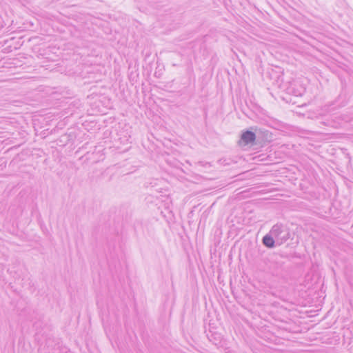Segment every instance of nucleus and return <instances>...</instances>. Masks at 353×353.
Masks as SVG:
<instances>
[{
	"mask_svg": "<svg viewBox=\"0 0 353 353\" xmlns=\"http://www.w3.org/2000/svg\"><path fill=\"white\" fill-rule=\"evenodd\" d=\"M255 133L251 130H247L242 132L241 135V140L239 141V144L243 143L244 145H253L255 143Z\"/></svg>",
	"mask_w": 353,
	"mask_h": 353,
	"instance_id": "obj_2",
	"label": "nucleus"
},
{
	"mask_svg": "<svg viewBox=\"0 0 353 353\" xmlns=\"http://www.w3.org/2000/svg\"><path fill=\"white\" fill-rule=\"evenodd\" d=\"M288 92L289 94H294V96H299V95H301V91L298 90H295L294 88L292 87H290L288 88Z\"/></svg>",
	"mask_w": 353,
	"mask_h": 353,
	"instance_id": "obj_4",
	"label": "nucleus"
},
{
	"mask_svg": "<svg viewBox=\"0 0 353 353\" xmlns=\"http://www.w3.org/2000/svg\"><path fill=\"white\" fill-rule=\"evenodd\" d=\"M270 232L274 236L278 245L283 244L290 238L289 229L282 223L274 225Z\"/></svg>",
	"mask_w": 353,
	"mask_h": 353,
	"instance_id": "obj_1",
	"label": "nucleus"
},
{
	"mask_svg": "<svg viewBox=\"0 0 353 353\" xmlns=\"http://www.w3.org/2000/svg\"><path fill=\"white\" fill-rule=\"evenodd\" d=\"M262 242L263 245L268 248H273L276 243L274 236L270 232L263 237Z\"/></svg>",
	"mask_w": 353,
	"mask_h": 353,
	"instance_id": "obj_3",
	"label": "nucleus"
}]
</instances>
